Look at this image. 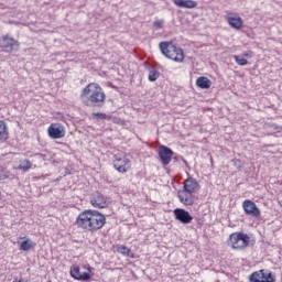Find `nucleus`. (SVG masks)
Masks as SVG:
<instances>
[{"label": "nucleus", "mask_w": 282, "mask_h": 282, "mask_svg": "<svg viewBox=\"0 0 282 282\" xmlns=\"http://www.w3.org/2000/svg\"><path fill=\"white\" fill-rule=\"evenodd\" d=\"M198 186H199V184L197 183V180H195V178H193V177H188V178L184 182L183 191H185V192H187V193H196Z\"/></svg>", "instance_id": "nucleus-14"}, {"label": "nucleus", "mask_w": 282, "mask_h": 282, "mask_svg": "<svg viewBox=\"0 0 282 282\" xmlns=\"http://www.w3.org/2000/svg\"><path fill=\"white\" fill-rule=\"evenodd\" d=\"M117 252H119V254H123V257H130L131 259H133V253L131 252V249L127 248V246L124 245H117Z\"/></svg>", "instance_id": "nucleus-21"}, {"label": "nucleus", "mask_w": 282, "mask_h": 282, "mask_svg": "<svg viewBox=\"0 0 282 282\" xmlns=\"http://www.w3.org/2000/svg\"><path fill=\"white\" fill-rule=\"evenodd\" d=\"M75 224L80 230L94 235V232L102 230L105 224H107V217L96 209H86L79 213Z\"/></svg>", "instance_id": "nucleus-1"}, {"label": "nucleus", "mask_w": 282, "mask_h": 282, "mask_svg": "<svg viewBox=\"0 0 282 282\" xmlns=\"http://www.w3.org/2000/svg\"><path fill=\"white\" fill-rule=\"evenodd\" d=\"M153 28L155 30H162V28H164V20H155L153 22Z\"/></svg>", "instance_id": "nucleus-26"}, {"label": "nucleus", "mask_w": 282, "mask_h": 282, "mask_svg": "<svg viewBox=\"0 0 282 282\" xmlns=\"http://www.w3.org/2000/svg\"><path fill=\"white\" fill-rule=\"evenodd\" d=\"M227 246H229L231 250H246V248L250 246V236L243 232H234L229 236Z\"/></svg>", "instance_id": "nucleus-4"}, {"label": "nucleus", "mask_w": 282, "mask_h": 282, "mask_svg": "<svg viewBox=\"0 0 282 282\" xmlns=\"http://www.w3.org/2000/svg\"><path fill=\"white\" fill-rule=\"evenodd\" d=\"M83 273H80V268L78 267H73L70 269V276H73V279H76V281H80V276Z\"/></svg>", "instance_id": "nucleus-23"}, {"label": "nucleus", "mask_w": 282, "mask_h": 282, "mask_svg": "<svg viewBox=\"0 0 282 282\" xmlns=\"http://www.w3.org/2000/svg\"><path fill=\"white\" fill-rule=\"evenodd\" d=\"M19 171H23L24 173H28L30 169H32V162L30 160H24L18 165Z\"/></svg>", "instance_id": "nucleus-22"}, {"label": "nucleus", "mask_w": 282, "mask_h": 282, "mask_svg": "<svg viewBox=\"0 0 282 282\" xmlns=\"http://www.w3.org/2000/svg\"><path fill=\"white\" fill-rule=\"evenodd\" d=\"M89 279H91V275H89L87 272H84L82 273L79 281H89Z\"/></svg>", "instance_id": "nucleus-28"}, {"label": "nucleus", "mask_w": 282, "mask_h": 282, "mask_svg": "<svg viewBox=\"0 0 282 282\" xmlns=\"http://www.w3.org/2000/svg\"><path fill=\"white\" fill-rule=\"evenodd\" d=\"M174 6H177V8H186L187 10H193V8L197 6V2L193 0H174Z\"/></svg>", "instance_id": "nucleus-15"}, {"label": "nucleus", "mask_w": 282, "mask_h": 282, "mask_svg": "<svg viewBox=\"0 0 282 282\" xmlns=\"http://www.w3.org/2000/svg\"><path fill=\"white\" fill-rule=\"evenodd\" d=\"M90 204L94 208H107V197L100 192H95L90 197Z\"/></svg>", "instance_id": "nucleus-12"}, {"label": "nucleus", "mask_w": 282, "mask_h": 282, "mask_svg": "<svg viewBox=\"0 0 282 282\" xmlns=\"http://www.w3.org/2000/svg\"><path fill=\"white\" fill-rule=\"evenodd\" d=\"M148 78L150 83H155V80L160 78V72L155 70L154 68L150 69Z\"/></svg>", "instance_id": "nucleus-24"}, {"label": "nucleus", "mask_w": 282, "mask_h": 282, "mask_svg": "<svg viewBox=\"0 0 282 282\" xmlns=\"http://www.w3.org/2000/svg\"><path fill=\"white\" fill-rule=\"evenodd\" d=\"M113 167L119 173H127L131 169V161L124 154H115Z\"/></svg>", "instance_id": "nucleus-6"}, {"label": "nucleus", "mask_w": 282, "mask_h": 282, "mask_svg": "<svg viewBox=\"0 0 282 282\" xmlns=\"http://www.w3.org/2000/svg\"><path fill=\"white\" fill-rule=\"evenodd\" d=\"M19 41L10 37L9 35L0 37V50H2V52H8L9 54L17 52L19 51Z\"/></svg>", "instance_id": "nucleus-5"}, {"label": "nucleus", "mask_w": 282, "mask_h": 282, "mask_svg": "<svg viewBox=\"0 0 282 282\" xmlns=\"http://www.w3.org/2000/svg\"><path fill=\"white\" fill-rule=\"evenodd\" d=\"M177 195L181 204H184V206H193V204L197 202V196H195V193L193 192L181 189Z\"/></svg>", "instance_id": "nucleus-10"}, {"label": "nucleus", "mask_w": 282, "mask_h": 282, "mask_svg": "<svg viewBox=\"0 0 282 282\" xmlns=\"http://www.w3.org/2000/svg\"><path fill=\"white\" fill-rule=\"evenodd\" d=\"M161 54L175 63L184 62V51L181 47H177L173 42H161L159 44Z\"/></svg>", "instance_id": "nucleus-3"}, {"label": "nucleus", "mask_w": 282, "mask_h": 282, "mask_svg": "<svg viewBox=\"0 0 282 282\" xmlns=\"http://www.w3.org/2000/svg\"><path fill=\"white\" fill-rule=\"evenodd\" d=\"M228 23L231 25V28H235V30H241V28H243V21L241 20V17H229Z\"/></svg>", "instance_id": "nucleus-16"}, {"label": "nucleus", "mask_w": 282, "mask_h": 282, "mask_svg": "<svg viewBox=\"0 0 282 282\" xmlns=\"http://www.w3.org/2000/svg\"><path fill=\"white\" fill-rule=\"evenodd\" d=\"M93 118L98 120H107V115L105 112H93Z\"/></svg>", "instance_id": "nucleus-27"}, {"label": "nucleus", "mask_w": 282, "mask_h": 282, "mask_svg": "<svg viewBox=\"0 0 282 282\" xmlns=\"http://www.w3.org/2000/svg\"><path fill=\"white\" fill-rule=\"evenodd\" d=\"M250 282H274L272 272H265V270H259L249 275Z\"/></svg>", "instance_id": "nucleus-7"}, {"label": "nucleus", "mask_w": 282, "mask_h": 282, "mask_svg": "<svg viewBox=\"0 0 282 282\" xmlns=\"http://www.w3.org/2000/svg\"><path fill=\"white\" fill-rule=\"evenodd\" d=\"M196 85L199 87V89H210L213 82H210L208 77H198L196 79Z\"/></svg>", "instance_id": "nucleus-17"}, {"label": "nucleus", "mask_w": 282, "mask_h": 282, "mask_svg": "<svg viewBox=\"0 0 282 282\" xmlns=\"http://www.w3.org/2000/svg\"><path fill=\"white\" fill-rule=\"evenodd\" d=\"M8 138H10L8 126L6 124V121H0V142H6Z\"/></svg>", "instance_id": "nucleus-18"}, {"label": "nucleus", "mask_w": 282, "mask_h": 282, "mask_svg": "<svg viewBox=\"0 0 282 282\" xmlns=\"http://www.w3.org/2000/svg\"><path fill=\"white\" fill-rule=\"evenodd\" d=\"M242 208L246 215H250L251 217H261V209L257 207V204L250 199H246L242 203Z\"/></svg>", "instance_id": "nucleus-11"}, {"label": "nucleus", "mask_w": 282, "mask_h": 282, "mask_svg": "<svg viewBox=\"0 0 282 282\" xmlns=\"http://www.w3.org/2000/svg\"><path fill=\"white\" fill-rule=\"evenodd\" d=\"M159 160L163 166H169L173 160V150L166 145L159 147Z\"/></svg>", "instance_id": "nucleus-8"}, {"label": "nucleus", "mask_w": 282, "mask_h": 282, "mask_svg": "<svg viewBox=\"0 0 282 282\" xmlns=\"http://www.w3.org/2000/svg\"><path fill=\"white\" fill-rule=\"evenodd\" d=\"M174 216L177 221H181V224H191V221H193V216H191V213L186 212V209H174Z\"/></svg>", "instance_id": "nucleus-13"}, {"label": "nucleus", "mask_w": 282, "mask_h": 282, "mask_svg": "<svg viewBox=\"0 0 282 282\" xmlns=\"http://www.w3.org/2000/svg\"><path fill=\"white\" fill-rule=\"evenodd\" d=\"M234 58L237 65H241V66L248 65V59L243 58L242 56L234 55Z\"/></svg>", "instance_id": "nucleus-25"}, {"label": "nucleus", "mask_w": 282, "mask_h": 282, "mask_svg": "<svg viewBox=\"0 0 282 282\" xmlns=\"http://www.w3.org/2000/svg\"><path fill=\"white\" fill-rule=\"evenodd\" d=\"M32 248H36V242H33L30 238L22 241L20 245V250H23V252H28L29 250H32Z\"/></svg>", "instance_id": "nucleus-19"}, {"label": "nucleus", "mask_w": 282, "mask_h": 282, "mask_svg": "<svg viewBox=\"0 0 282 282\" xmlns=\"http://www.w3.org/2000/svg\"><path fill=\"white\" fill-rule=\"evenodd\" d=\"M50 138L53 140H61V138H65V127L61 123H52L47 129Z\"/></svg>", "instance_id": "nucleus-9"}, {"label": "nucleus", "mask_w": 282, "mask_h": 282, "mask_svg": "<svg viewBox=\"0 0 282 282\" xmlns=\"http://www.w3.org/2000/svg\"><path fill=\"white\" fill-rule=\"evenodd\" d=\"M242 56H246L247 58H250V54L249 53H243Z\"/></svg>", "instance_id": "nucleus-29"}, {"label": "nucleus", "mask_w": 282, "mask_h": 282, "mask_svg": "<svg viewBox=\"0 0 282 282\" xmlns=\"http://www.w3.org/2000/svg\"><path fill=\"white\" fill-rule=\"evenodd\" d=\"M80 99L86 107H105L107 96L102 91V87L96 83H90L82 90Z\"/></svg>", "instance_id": "nucleus-2"}, {"label": "nucleus", "mask_w": 282, "mask_h": 282, "mask_svg": "<svg viewBox=\"0 0 282 282\" xmlns=\"http://www.w3.org/2000/svg\"><path fill=\"white\" fill-rule=\"evenodd\" d=\"M183 162H184V164H186V161H185V160H183Z\"/></svg>", "instance_id": "nucleus-30"}, {"label": "nucleus", "mask_w": 282, "mask_h": 282, "mask_svg": "<svg viewBox=\"0 0 282 282\" xmlns=\"http://www.w3.org/2000/svg\"><path fill=\"white\" fill-rule=\"evenodd\" d=\"M14 174L10 172L8 169L0 166V182L3 180H14Z\"/></svg>", "instance_id": "nucleus-20"}]
</instances>
